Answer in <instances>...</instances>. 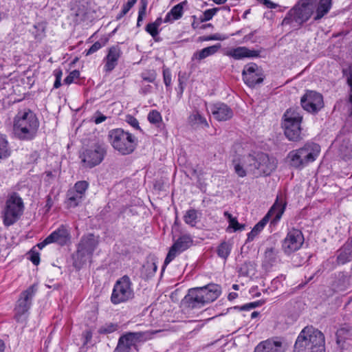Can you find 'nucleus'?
<instances>
[{
	"label": "nucleus",
	"instance_id": "nucleus-42",
	"mask_svg": "<svg viewBox=\"0 0 352 352\" xmlns=\"http://www.w3.org/2000/svg\"><path fill=\"white\" fill-rule=\"evenodd\" d=\"M67 204L71 208L76 207L81 201L82 195L77 192H70L67 195Z\"/></svg>",
	"mask_w": 352,
	"mask_h": 352
},
{
	"label": "nucleus",
	"instance_id": "nucleus-38",
	"mask_svg": "<svg viewBox=\"0 0 352 352\" xmlns=\"http://www.w3.org/2000/svg\"><path fill=\"white\" fill-rule=\"evenodd\" d=\"M11 151L8 146L6 135L0 133V160L8 158Z\"/></svg>",
	"mask_w": 352,
	"mask_h": 352
},
{
	"label": "nucleus",
	"instance_id": "nucleus-54",
	"mask_svg": "<svg viewBox=\"0 0 352 352\" xmlns=\"http://www.w3.org/2000/svg\"><path fill=\"white\" fill-rule=\"evenodd\" d=\"M107 117L103 115L100 111H96L91 116L90 121L94 122L96 124H99L104 122Z\"/></svg>",
	"mask_w": 352,
	"mask_h": 352
},
{
	"label": "nucleus",
	"instance_id": "nucleus-25",
	"mask_svg": "<svg viewBox=\"0 0 352 352\" xmlns=\"http://www.w3.org/2000/svg\"><path fill=\"white\" fill-rule=\"evenodd\" d=\"M261 50H250L246 47H237L232 48L226 52V55L235 60H241L245 58L260 57Z\"/></svg>",
	"mask_w": 352,
	"mask_h": 352
},
{
	"label": "nucleus",
	"instance_id": "nucleus-7",
	"mask_svg": "<svg viewBox=\"0 0 352 352\" xmlns=\"http://www.w3.org/2000/svg\"><path fill=\"white\" fill-rule=\"evenodd\" d=\"M98 243V236L96 237L94 234L89 233L83 235L73 256L74 266L78 269L81 268L87 261L92 257Z\"/></svg>",
	"mask_w": 352,
	"mask_h": 352
},
{
	"label": "nucleus",
	"instance_id": "nucleus-61",
	"mask_svg": "<svg viewBox=\"0 0 352 352\" xmlns=\"http://www.w3.org/2000/svg\"><path fill=\"white\" fill-rule=\"evenodd\" d=\"M151 91H152V86L151 85H142L140 90V93L141 94L146 95V94H147L148 93H151Z\"/></svg>",
	"mask_w": 352,
	"mask_h": 352
},
{
	"label": "nucleus",
	"instance_id": "nucleus-9",
	"mask_svg": "<svg viewBox=\"0 0 352 352\" xmlns=\"http://www.w3.org/2000/svg\"><path fill=\"white\" fill-rule=\"evenodd\" d=\"M153 333L151 331L126 332L118 339L113 352H130L133 348L139 351V344L151 339Z\"/></svg>",
	"mask_w": 352,
	"mask_h": 352
},
{
	"label": "nucleus",
	"instance_id": "nucleus-30",
	"mask_svg": "<svg viewBox=\"0 0 352 352\" xmlns=\"http://www.w3.org/2000/svg\"><path fill=\"white\" fill-rule=\"evenodd\" d=\"M343 76L346 79V85L349 87L348 102L349 103V114L352 116V65L346 69H342Z\"/></svg>",
	"mask_w": 352,
	"mask_h": 352
},
{
	"label": "nucleus",
	"instance_id": "nucleus-59",
	"mask_svg": "<svg viewBox=\"0 0 352 352\" xmlns=\"http://www.w3.org/2000/svg\"><path fill=\"white\" fill-rule=\"evenodd\" d=\"M138 0H128L127 3H124L122 10L124 14H127L129 11L134 6Z\"/></svg>",
	"mask_w": 352,
	"mask_h": 352
},
{
	"label": "nucleus",
	"instance_id": "nucleus-48",
	"mask_svg": "<svg viewBox=\"0 0 352 352\" xmlns=\"http://www.w3.org/2000/svg\"><path fill=\"white\" fill-rule=\"evenodd\" d=\"M80 72L77 69H74L69 72L68 76L64 79V83L66 85H70L72 83H77L76 80L80 78Z\"/></svg>",
	"mask_w": 352,
	"mask_h": 352
},
{
	"label": "nucleus",
	"instance_id": "nucleus-52",
	"mask_svg": "<svg viewBox=\"0 0 352 352\" xmlns=\"http://www.w3.org/2000/svg\"><path fill=\"white\" fill-rule=\"evenodd\" d=\"M232 162L235 173L240 177H245L247 175L246 170L243 168L240 162L236 159H234Z\"/></svg>",
	"mask_w": 352,
	"mask_h": 352
},
{
	"label": "nucleus",
	"instance_id": "nucleus-39",
	"mask_svg": "<svg viewBox=\"0 0 352 352\" xmlns=\"http://www.w3.org/2000/svg\"><path fill=\"white\" fill-rule=\"evenodd\" d=\"M198 211L194 208L188 210L184 215V222L191 227H195L197 224Z\"/></svg>",
	"mask_w": 352,
	"mask_h": 352
},
{
	"label": "nucleus",
	"instance_id": "nucleus-44",
	"mask_svg": "<svg viewBox=\"0 0 352 352\" xmlns=\"http://www.w3.org/2000/svg\"><path fill=\"white\" fill-rule=\"evenodd\" d=\"M118 329V324L110 322L100 327L98 331L100 334H109L116 331Z\"/></svg>",
	"mask_w": 352,
	"mask_h": 352
},
{
	"label": "nucleus",
	"instance_id": "nucleus-56",
	"mask_svg": "<svg viewBox=\"0 0 352 352\" xmlns=\"http://www.w3.org/2000/svg\"><path fill=\"white\" fill-rule=\"evenodd\" d=\"M158 27L153 25L152 23H149L146 25L145 30L153 38L157 37L159 34Z\"/></svg>",
	"mask_w": 352,
	"mask_h": 352
},
{
	"label": "nucleus",
	"instance_id": "nucleus-37",
	"mask_svg": "<svg viewBox=\"0 0 352 352\" xmlns=\"http://www.w3.org/2000/svg\"><path fill=\"white\" fill-rule=\"evenodd\" d=\"M243 162L246 166L248 170L250 172L255 173L257 170V164H258V153L256 155L249 154L244 156Z\"/></svg>",
	"mask_w": 352,
	"mask_h": 352
},
{
	"label": "nucleus",
	"instance_id": "nucleus-49",
	"mask_svg": "<svg viewBox=\"0 0 352 352\" xmlns=\"http://www.w3.org/2000/svg\"><path fill=\"white\" fill-rule=\"evenodd\" d=\"M89 187V183L87 181H78L74 185V189L76 192L82 195L85 194Z\"/></svg>",
	"mask_w": 352,
	"mask_h": 352
},
{
	"label": "nucleus",
	"instance_id": "nucleus-27",
	"mask_svg": "<svg viewBox=\"0 0 352 352\" xmlns=\"http://www.w3.org/2000/svg\"><path fill=\"white\" fill-rule=\"evenodd\" d=\"M352 261V236L336 251V263L343 265Z\"/></svg>",
	"mask_w": 352,
	"mask_h": 352
},
{
	"label": "nucleus",
	"instance_id": "nucleus-34",
	"mask_svg": "<svg viewBox=\"0 0 352 352\" xmlns=\"http://www.w3.org/2000/svg\"><path fill=\"white\" fill-rule=\"evenodd\" d=\"M223 216L228 219L229 223V226L226 229L227 232H236L245 229V225L239 223L236 217H232L229 212L225 211Z\"/></svg>",
	"mask_w": 352,
	"mask_h": 352
},
{
	"label": "nucleus",
	"instance_id": "nucleus-46",
	"mask_svg": "<svg viewBox=\"0 0 352 352\" xmlns=\"http://www.w3.org/2000/svg\"><path fill=\"white\" fill-rule=\"evenodd\" d=\"M140 76L144 81L153 82L156 79L157 73L153 69L145 70L141 73Z\"/></svg>",
	"mask_w": 352,
	"mask_h": 352
},
{
	"label": "nucleus",
	"instance_id": "nucleus-6",
	"mask_svg": "<svg viewBox=\"0 0 352 352\" xmlns=\"http://www.w3.org/2000/svg\"><path fill=\"white\" fill-rule=\"evenodd\" d=\"M320 151L319 144L314 142H307L302 147L290 151L287 159L291 166L301 169L309 163L316 160Z\"/></svg>",
	"mask_w": 352,
	"mask_h": 352
},
{
	"label": "nucleus",
	"instance_id": "nucleus-16",
	"mask_svg": "<svg viewBox=\"0 0 352 352\" xmlns=\"http://www.w3.org/2000/svg\"><path fill=\"white\" fill-rule=\"evenodd\" d=\"M300 104L304 110L316 114L324 107L323 96L317 91L307 90L301 97Z\"/></svg>",
	"mask_w": 352,
	"mask_h": 352
},
{
	"label": "nucleus",
	"instance_id": "nucleus-43",
	"mask_svg": "<svg viewBox=\"0 0 352 352\" xmlns=\"http://www.w3.org/2000/svg\"><path fill=\"white\" fill-rule=\"evenodd\" d=\"M219 10V8H214L205 10L199 17L200 21L203 23L211 20Z\"/></svg>",
	"mask_w": 352,
	"mask_h": 352
},
{
	"label": "nucleus",
	"instance_id": "nucleus-58",
	"mask_svg": "<svg viewBox=\"0 0 352 352\" xmlns=\"http://www.w3.org/2000/svg\"><path fill=\"white\" fill-rule=\"evenodd\" d=\"M92 336L93 333L90 329L83 331L82 334V337L83 339V344L86 345L89 344L92 339Z\"/></svg>",
	"mask_w": 352,
	"mask_h": 352
},
{
	"label": "nucleus",
	"instance_id": "nucleus-20",
	"mask_svg": "<svg viewBox=\"0 0 352 352\" xmlns=\"http://www.w3.org/2000/svg\"><path fill=\"white\" fill-rule=\"evenodd\" d=\"M210 109L214 118L220 122L229 120L234 115L232 109L221 102L211 104Z\"/></svg>",
	"mask_w": 352,
	"mask_h": 352
},
{
	"label": "nucleus",
	"instance_id": "nucleus-36",
	"mask_svg": "<svg viewBox=\"0 0 352 352\" xmlns=\"http://www.w3.org/2000/svg\"><path fill=\"white\" fill-rule=\"evenodd\" d=\"M264 75L263 72L251 74V75H246L243 76L244 82L250 87L254 88L257 85H260L263 82Z\"/></svg>",
	"mask_w": 352,
	"mask_h": 352
},
{
	"label": "nucleus",
	"instance_id": "nucleus-18",
	"mask_svg": "<svg viewBox=\"0 0 352 352\" xmlns=\"http://www.w3.org/2000/svg\"><path fill=\"white\" fill-rule=\"evenodd\" d=\"M336 352H352V329L342 327L336 332Z\"/></svg>",
	"mask_w": 352,
	"mask_h": 352
},
{
	"label": "nucleus",
	"instance_id": "nucleus-35",
	"mask_svg": "<svg viewBox=\"0 0 352 352\" xmlns=\"http://www.w3.org/2000/svg\"><path fill=\"white\" fill-rule=\"evenodd\" d=\"M278 251L276 248L271 247L267 248L264 253V263L269 267H272L278 261Z\"/></svg>",
	"mask_w": 352,
	"mask_h": 352
},
{
	"label": "nucleus",
	"instance_id": "nucleus-57",
	"mask_svg": "<svg viewBox=\"0 0 352 352\" xmlns=\"http://www.w3.org/2000/svg\"><path fill=\"white\" fill-rule=\"evenodd\" d=\"M126 122L133 129L142 131V129L139 125L138 120L133 116L128 115L126 117Z\"/></svg>",
	"mask_w": 352,
	"mask_h": 352
},
{
	"label": "nucleus",
	"instance_id": "nucleus-10",
	"mask_svg": "<svg viewBox=\"0 0 352 352\" xmlns=\"http://www.w3.org/2000/svg\"><path fill=\"white\" fill-rule=\"evenodd\" d=\"M302 116L294 109H288L283 116L282 126L287 138L290 141H298L300 139V124Z\"/></svg>",
	"mask_w": 352,
	"mask_h": 352
},
{
	"label": "nucleus",
	"instance_id": "nucleus-64",
	"mask_svg": "<svg viewBox=\"0 0 352 352\" xmlns=\"http://www.w3.org/2000/svg\"><path fill=\"white\" fill-rule=\"evenodd\" d=\"M45 174L46 175V178L45 179V182L47 183H50L51 180L54 179L56 175L53 173L52 171L48 170L45 171Z\"/></svg>",
	"mask_w": 352,
	"mask_h": 352
},
{
	"label": "nucleus",
	"instance_id": "nucleus-50",
	"mask_svg": "<svg viewBox=\"0 0 352 352\" xmlns=\"http://www.w3.org/2000/svg\"><path fill=\"white\" fill-rule=\"evenodd\" d=\"M163 80L166 89H170L171 87V82H172V76L170 70L167 67L163 68Z\"/></svg>",
	"mask_w": 352,
	"mask_h": 352
},
{
	"label": "nucleus",
	"instance_id": "nucleus-3",
	"mask_svg": "<svg viewBox=\"0 0 352 352\" xmlns=\"http://www.w3.org/2000/svg\"><path fill=\"white\" fill-rule=\"evenodd\" d=\"M294 352H325L324 334L312 326L305 327L297 337Z\"/></svg>",
	"mask_w": 352,
	"mask_h": 352
},
{
	"label": "nucleus",
	"instance_id": "nucleus-63",
	"mask_svg": "<svg viewBox=\"0 0 352 352\" xmlns=\"http://www.w3.org/2000/svg\"><path fill=\"white\" fill-rule=\"evenodd\" d=\"M258 234V232H257L254 228H252V230L248 233L247 241H252Z\"/></svg>",
	"mask_w": 352,
	"mask_h": 352
},
{
	"label": "nucleus",
	"instance_id": "nucleus-4",
	"mask_svg": "<svg viewBox=\"0 0 352 352\" xmlns=\"http://www.w3.org/2000/svg\"><path fill=\"white\" fill-rule=\"evenodd\" d=\"M317 1L318 0H299L288 11L282 21V25H289L292 28H300L314 14Z\"/></svg>",
	"mask_w": 352,
	"mask_h": 352
},
{
	"label": "nucleus",
	"instance_id": "nucleus-22",
	"mask_svg": "<svg viewBox=\"0 0 352 352\" xmlns=\"http://www.w3.org/2000/svg\"><path fill=\"white\" fill-rule=\"evenodd\" d=\"M277 167V161L273 157H270L267 154L261 152L258 153V164H257V170L259 174L270 175Z\"/></svg>",
	"mask_w": 352,
	"mask_h": 352
},
{
	"label": "nucleus",
	"instance_id": "nucleus-15",
	"mask_svg": "<svg viewBox=\"0 0 352 352\" xmlns=\"http://www.w3.org/2000/svg\"><path fill=\"white\" fill-rule=\"evenodd\" d=\"M36 292V287L33 285L21 293L14 308V318L17 321H19L21 316L25 314L30 309Z\"/></svg>",
	"mask_w": 352,
	"mask_h": 352
},
{
	"label": "nucleus",
	"instance_id": "nucleus-26",
	"mask_svg": "<svg viewBox=\"0 0 352 352\" xmlns=\"http://www.w3.org/2000/svg\"><path fill=\"white\" fill-rule=\"evenodd\" d=\"M339 142V153L345 161L352 158V135H339L337 137Z\"/></svg>",
	"mask_w": 352,
	"mask_h": 352
},
{
	"label": "nucleus",
	"instance_id": "nucleus-2",
	"mask_svg": "<svg viewBox=\"0 0 352 352\" xmlns=\"http://www.w3.org/2000/svg\"><path fill=\"white\" fill-rule=\"evenodd\" d=\"M221 294V287L218 284L209 283L203 287L188 289L184 298V303L190 309H200L214 301Z\"/></svg>",
	"mask_w": 352,
	"mask_h": 352
},
{
	"label": "nucleus",
	"instance_id": "nucleus-28",
	"mask_svg": "<svg viewBox=\"0 0 352 352\" xmlns=\"http://www.w3.org/2000/svg\"><path fill=\"white\" fill-rule=\"evenodd\" d=\"M221 47L220 43H216L213 45L206 47L201 50L195 52L192 56L191 60H197L200 62L201 60L214 55L216 54Z\"/></svg>",
	"mask_w": 352,
	"mask_h": 352
},
{
	"label": "nucleus",
	"instance_id": "nucleus-1",
	"mask_svg": "<svg viewBox=\"0 0 352 352\" xmlns=\"http://www.w3.org/2000/svg\"><path fill=\"white\" fill-rule=\"evenodd\" d=\"M39 121L36 114L30 109L20 111L14 118L13 133L16 138L22 141H31L37 135Z\"/></svg>",
	"mask_w": 352,
	"mask_h": 352
},
{
	"label": "nucleus",
	"instance_id": "nucleus-17",
	"mask_svg": "<svg viewBox=\"0 0 352 352\" xmlns=\"http://www.w3.org/2000/svg\"><path fill=\"white\" fill-rule=\"evenodd\" d=\"M304 243L302 232L296 228L289 230L282 241V249L285 254L289 255L298 250Z\"/></svg>",
	"mask_w": 352,
	"mask_h": 352
},
{
	"label": "nucleus",
	"instance_id": "nucleus-32",
	"mask_svg": "<svg viewBox=\"0 0 352 352\" xmlns=\"http://www.w3.org/2000/svg\"><path fill=\"white\" fill-rule=\"evenodd\" d=\"M188 120V123L192 126H201L203 127H208V124L206 118L197 109L192 111Z\"/></svg>",
	"mask_w": 352,
	"mask_h": 352
},
{
	"label": "nucleus",
	"instance_id": "nucleus-53",
	"mask_svg": "<svg viewBox=\"0 0 352 352\" xmlns=\"http://www.w3.org/2000/svg\"><path fill=\"white\" fill-rule=\"evenodd\" d=\"M106 42H107L106 41H104L103 42H100L99 41L95 42L89 47V50L85 51V53L86 56H89L90 54H92L95 53L96 52H97L98 50H99L100 48H102L103 46L105 45Z\"/></svg>",
	"mask_w": 352,
	"mask_h": 352
},
{
	"label": "nucleus",
	"instance_id": "nucleus-12",
	"mask_svg": "<svg viewBox=\"0 0 352 352\" xmlns=\"http://www.w3.org/2000/svg\"><path fill=\"white\" fill-rule=\"evenodd\" d=\"M287 206V202L284 198L277 196L275 202L270 208L267 213L254 226V229L260 233L266 224L269 222L271 217L273 219L270 221L271 225H276L281 219Z\"/></svg>",
	"mask_w": 352,
	"mask_h": 352
},
{
	"label": "nucleus",
	"instance_id": "nucleus-41",
	"mask_svg": "<svg viewBox=\"0 0 352 352\" xmlns=\"http://www.w3.org/2000/svg\"><path fill=\"white\" fill-rule=\"evenodd\" d=\"M148 3V0H140L137 20V27L141 26V22L143 21L144 16L146 14Z\"/></svg>",
	"mask_w": 352,
	"mask_h": 352
},
{
	"label": "nucleus",
	"instance_id": "nucleus-29",
	"mask_svg": "<svg viewBox=\"0 0 352 352\" xmlns=\"http://www.w3.org/2000/svg\"><path fill=\"white\" fill-rule=\"evenodd\" d=\"M332 7V0H318L315 6L314 21H318L329 13Z\"/></svg>",
	"mask_w": 352,
	"mask_h": 352
},
{
	"label": "nucleus",
	"instance_id": "nucleus-21",
	"mask_svg": "<svg viewBox=\"0 0 352 352\" xmlns=\"http://www.w3.org/2000/svg\"><path fill=\"white\" fill-rule=\"evenodd\" d=\"M331 289L336 292H344L350 288L351 276L346 272H338L331 275Z\"/></svg>",
	"mask_w": 352,
	"mask_h": 352
},
{
	"label": "nucleus",
	"instance_id": "nucleus-31",
	"mask_svg": "<svg viewBox=\"0 0 352 352\" xmlns=\"http://www.w3.org/2000/svg\"><path fill=\"white\" fill-rule=\"evenodd\" d=\"M232 249V244L230 241H221L216 248V253L220 258L225 262L229 257Z\"/></svg>",
	"mask_w": 352,
	"mask_h": 352
},
{
	"label": "nucleus",
	"instance_id": "nucleus-40",
	"mask_svg": "<svg viewBox=\"0 0 352 352\" xmlns=\"http://www.w3.org/2000/svg\"><path fill=\"white\" fill-rule=\"evenodd\" d=\"M143 274L146 279L151 278L155 274L157 265L155 262H147L143 265Z\"/></svg>",
	"mask_w": 352,
	"mask_h": 352
},
{
	"label": "nucleus",
	"instance_id": "nucleus-33",
	"mask_svg": "<svg viewBox=\"0 0 352 352\" xmlns=\"http://www.w3.org/2000/svg\"><path fill=\"white\" fill-rule=\"evenodd\" d=\"M187 4L186 0L175 5L173 6L171 10L167 13L164 22H168L170 21V16H173V20H178L182 17L184 14V6Z\"/></svg>",
	"mask_w": 352,
	"mask_h": 352
},
{
	"label": "nucleus",
	"instance_id": "nucleus-60",
	"mask_svg": "<svg viewBox=\"0 0 352 352\" xmlns=\"http://www.w3.org/2000/svg\"><path fill=\"white\" fill-rule=\"evenodd\" d=\"M30 260L34 265H38L40 263L39 254L36 252H32L30 254Z\"/></svg>",
	"mask_w": 352,
	"mask_h": 352
},
{
	"label": "nucleus",
	"instance_id": "nucleus-11",
	"mask_svg": "<svg viewBox=\"0 0 352 352\" xmlns=\"http://www.w3.org/2000/svg\"><path fill=\"white\" fill-rule=\"evenodd\" d=\"M134 298V291L131 278L124 275L118 279L113 285L111 302L113 305L126 302Z\"/></svg>",
	"mask_w": 352,
	"mask_h": 352
},
{
	"label": "nucleus",
	"instance_id": "nucleus-23",
	"mask_svg": "<svg viewBox=\"0 0 352 352\" xmlns=\"http://www.w3.org/2000/svg\"><path fill=\"white\" fill-rule=\"evenodd\" d=\"M122 54L121 49L118 45H113L109 48L108 53L104 58L103 71L105 73L109 74L116 68Z\"/></svg>",
	"mask_w": 352,
	"mask_h": 352
},
{
	"label": "nucleus",
	"instance_id": "nucleus-45",
	"mask_svg": "<svg viewBox=\"0 0 352 352\" xmlns=\"http://www.w3.org/2000/svg\"><path fill=\"white\" fill-rule=\"evenodd\" d=\"M262 71L258 69V65L254 63H250L245 65L242 72V77L251 74L261 73Z\"/></svg>",
	"mask_w": 352,
	"mask_h": 352
},
{
	"label": "nucleus",
	"instance_id": "nucleus-8",
	"mask_svg": "<svg viewBox=\"0 0 352 352\" xmlns=\"http://www.w3.org/2000/svg\"><path fill=\"white\" fill-rule=\"evenodd\" d=\"M24 204L21 197L16 192L11 193L6 201L2 211V219L5 226L14 224L23 214Z\"/></svg>",
	"mask_w": 352,
	"mask_h": 352
},
{
	"label": "nucleus",
	"instance_id": "nucleus-62",
	"mask_svg": "<svg viewBox=\"0 0 352 352\" xmlns=\"http://www.w3.org/2000/svg\"><path fill=\"white\" fill-rule=\"evenodd\" d=\"M261 4L266 6L267 8L274 9L278 7V5L271 1L270 0H263Z\"/></svg>",
	"mask_w": 352,
	"mask_h": 352
},
{
	"label": "nucleus",
	"instance_id": "nucleus-19",
	"mask_svg": "<svg viewBox=\"0 0 352 352\" xmlns=\"http://www.w3.org/2000/svg\"><path fill=\"white\" fill-rule=\"evenodd\" d=\"M285 345L278 338H270L259 342L254 352H285Z\"/></svg>",
	"mask_w": 352,
	"mask_h": 352
},
{
	"label": "nucleus",
	"instance_id": "nucleus-55",
	"mask_svg": "<svg viewBox=\"0 0 352 352\" xmlns=\"http://www.w3.org/2000/svg\"><path fill=\"white\" fill-rule=\"evenodd\" d=\"M226 39L225 36H222L220 34H214L209 36H199V41H223Z\"/></svg>",
	"mask_w": 352,
	"mask_h": 352
},
{
	"label": "nucleus",
	"instance_id": "nucleus-5",
	"mask_svg": "<svg viewBox=\"0 0 352 352\" xmlns=\"http://www.w3.org/2000/svg\"><path fill=\"white\" fill-rule=\"evenodd\" d=\"M108 138L113 148L123 155L132 153L138 143L134 135L121 128L109 131Z\"/></svg>",
	"mask_w": 352,
	"mask_h": 352
},
{
	"label": "nucleus",
	"instance_id": "nucleus-14",
	"mask_svg": "<svg viewBox=\"0 0 352 352\" xmlns=\"http://www.w3.org/2000/svg\"><path fill=\"white\" fill-rule=\"evenodd\" d=\"M193 245V239L190 234H182L170 248L165 258L162 271L166 267L173 261L177 256L187 250Z\"/></svg>",
	"mask_w": 352,
	"mask_h": 352
},
{
	"label": "nucleus",
	"instance_id": "nucleus-47",
	"mask_svg": "<svg viewBox=\"0 0 352 352\" xmlns=\"http://www.w3.org/2000/svg\"><path fill=\"white\" fill-rule=\"evenodd\" d=\"M148 120L150 123L157 124L162 120V116L157 110H152L148 114Z\"/></svg>",
	"mask_w": 352,
	"mask_h": 352
},
{
	"label": "nucleus",
	"instance_id": "nucleus-51",
	"mask_svg": "<svg viewBox=\"0 0 352 352\" xmlns=\"http://www.w3.org/2000/svg\"><path fill=\"white\" fill-rule=\"evenodd\" d=\"M186 87L185 79L179 74L178 76V86L176 88L177 97L179 100L182 98L183 93Z\"/></svg>",
	"mask_w": 352,
	"mask_h": 352
},
{
	"label": "nucleus",
	"instance_id": "nucleus-13",
	"mask_svg": "<svg viewBox=\"0 0 352 352\" xmlns=\"http://www.w3.org/2000/svg\"><path fill=\"white\" fill-rule=\"evenodd\" d=\"M106 153L105 145L98 142L85 148L80 158L85 166L93 168L102 162Z\"/></svg>",
	"mask_w": 352,
	"mask_h": 352
},
{
	"label": "nucleus",
	"instance_id": "nucleus-24",
	"mask_svg": "<svg viewBox=\"0 0 352 352\" xmlns=\"http://www.w3.org/2000/svg\"><path fill=\"white\" fill-rule=\"evenodd\" d=\"M70 232L67 227L61 225L47 236L46 242L54 243L60 246H64L70 241Z\"/></svg>",
	"mask_w": 352,
	"mask_h": 352
}]
</instances>
